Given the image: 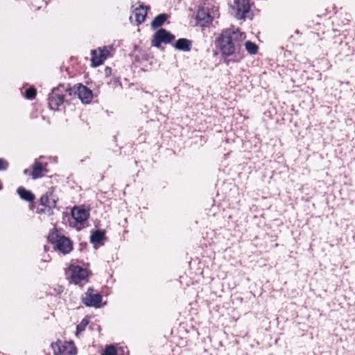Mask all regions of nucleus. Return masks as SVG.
<instances>
[{"label": "nucleus", "mask_w": 355, "mask_h": 355, "mask_svg": "<svg viewBox=\"0 0 355 355\" xmlns=\"http://www.w3.org/2000/svg\"><path fill=\"white\" fill-rule=\"evenodd\" d=\"M219 17L218 6L212 0H205L202 6L198 10L196 19L202 27L209 26L214 19Z\"/></svg>", "instance_id": "f257e3e1"}, {"label": "nucleus", "mask_w": 355, "mask_h": 355, "mask_svg": "<svg viewBox=\"0 0 355 355\" xmlns=\"http://www.w3.org/2000/svg\"><path fill=\"white\" fill-rule=\"evenodd\" d=\"M245 37V34L238 31L232 29L223 31L218 39V45L222 53L226 55H232L235 51L233 41L243 40Z\"/></svg>", "instance_id": "f03ea898"}, {"label": "nucleus", "mask_w": 355, "mask_h": 355, "mask_svg": "<svg viewBox=\"0 0 355 355\" xmlns=\"http://www.w3.org/2000/svg\"><path fill=\"white\" fill-rule=\"evenodd\" d=\"M58 200V196L53 189H50L46 193L42 195L40 199V205L44 208L38 210V213H44L47 216L53 214V209L56 207Z\"/></svg>", "instance_id": "7ed1b4c3"}, {"label": "nucleus", "mask_w": 355, "mask_h": 355, "mask_svg": "<svg viewBox=\"0 0 355 355\" xmlns=\"http://www.w3.org/2000/svg\"><path fill=\"white\" fill-rule=\"evenodd\" d=\"M54 355H75L76 348L71 341L58 340L51 345Z\"/></svg>", "instance_id": "20e7f679"}, {"label": "nucleus", "mask_w": 355, "mask_h": 355, "mask_svg": "<svg viewBox=\"0 0 355 355\" xmlns=\"http://www.w3.org/2000/svg\"><path fill=\"white\" fill-rule=\"evenodd\" d=\"M52 234L49 236V239L55 243V248L61 253L66 254L69 253L72 249L73 245L71 241L66 236H58Z\"/></svg>", "instance_id": "39448f33"}, {"label": "nucleus", "mask_w": 355, "mask_h": 355, "mask_svg": "<svg viewBox=\"0 0 355 355\" xmlns=\"http://www.w3.org/2000/svg\"><path fill=\"white\" fill-rule=\"evenodd\" d=\"M71 281L78 284L88 277V271L86 268L79 266L71 265L68 271Z\"/></svg>", "instance_id": "423d86ee"}, {"label": "nucleus", "mask_w": 355, "mask_h": 355, "mask_svg": "<svg viewBox=\"0 0 355 355\" xmlns=\"http://www.w3.org/2000/svg\"><path fill=\"white\" fill-rule=\"evenodd\" d=\"M92 63L93 67H98L103 63L105 59L110 55V50L107 46L99 47L92 50Z\"/></svg>", "instance_id": "0eeeda50"}, {"label": "nucleus", "mask_w": 355, "mask_h": 355, "mask_svg": "<svg viewBox=\"0 0 355 355\" xmlns=\"http://www.w3.org/2000/svg\"><path fill=\"white\" fill-rule=\"evenodd\" d=\"M83 302L87 306L100 307L102 296L98 293H94L92 288H89L82 297Z\"/></svg>", "instance_id": "6e6552de"}, {"label": "nucleus", "mask_w": 355, "mask_h": 355, "mask_svg": "<svg viewBox=\"0 0 355 355\" xmlns=\"http://www.w3.org/2000/svg\"><path fill=\"white\" fill-rule=\"evenodd\" d=\"M175 36L171 34L165 29L161 28L158 30L154 35L153 40H152V45L156 47H159L161 43H169L173 40Z\"/></svg>", "instance_id": "1a4fd4ad"}, {"label": "nucleus", "mask_w": 355, "mask_h": 355, "mask_svg": "<svg viewBox=\"0 0 355 355\" xmlns=\"http://www.w3.org/2000/svg\"><path fill=\"white\" fill-rule=\"evenodd\" d=\"M73 90L76 94H77L78 98L83 103H89L91 102L93 98V94L92 90L87 88L86 86L78 84L74 85Z\"/></svg>", "instance_id": "9d476101"}, {"label": "nucleus", "mask_w": 355, "mask_h": 355, "mask_svg": "<svg viewBox=\"0 0 355 355\" xmlns=\"http://www.w3.org/2000/svg\"><path fill=\"white\" fill-rule=\"evenodd\" d=\"M236 4V17L237 19H241L245 17L250 8L249 0H237Z\"/></svg>", "instance_id": "9b49d317"}, {"label": "nucleus", "mask_w": 355, "mask_h": 355, "mask_svg": "<svg viewBox=\"0 0 355 355\" xmlns=\"http://www.w3.org/2000/svg\"><path fill=\"white\" fill-rule=\"evenodd\" d=\"M58 89H53L49 96V104L51 109L55 110L64 102V96L57 92Z\"/></svg>", "instance_id": "f8f14e48"}, {"label": "nucleus", "mask_w": 355, "mask_h": 355, "mask_svg": "<svg viewBox=\"0 0 355 355\" xmlns=\"http://www.w3.org/2000/svg\"><path fill=\"white\" fill-rule=\"evenodd\" d=\"M46 164H42L41 162L35 160L33 166V171L31 172V176L33 179H37L42 177L44 173L47 172L46 168Z\"/></svg>", "instance_id": "ddd939ff"}, {"label": "nucleus", "mask_w": 355, "mask_h": 355, "mask_svg": "<svg viewBox=\"0 0 355 355\" xmlns=\"http://www.w3.org/2000/svg\"><path fill=\"white\" fill-rule=\"evenodd\" d=\"M71 215L78 223L85 221L89 216L88 212L85 209L80 208H74L71 211Z\"/></svg>", "instance_id": "4468645a"}, {"label": "nucleus", "mask_w": 355, "mask_h": 355, "mask_svg": "<svg viewBox=\"0 0 355 355\" xmlns=\"http://www.w3.org/2000/svg\"><path fill=\"white\" fill-rule=\"evenodd\" d=\"M192 42L186 38H181L176 41L174 47L180 51H189L191 49Z\"/></svg>", "instance_id": "2eb2a0df"}, {"label": "nucleus", "mask_w": 355, "mask_h": 355, "mask_svg": "<svg viewBox=\"0 0 355 355\" xmlns=\"http://www.w3.org/2000/svg\"><path fill=\"white\" fill-rule=\"evenodd\" d=\"M17 193L21 199L28 202H32L35 199L34 194L31 191L26 190L23 187H19L17 189Z\"/></svg>", "instance_id": "dca6fc26"}, {"label": "nucleus", "mask_w": 355, "mask_h": 355, "mask_svg": "<svg viewBox=\"0 0 355 355\" xmlns=\"http://www.w3.org/2000/svg\"><path fill=\"white\" fill-rule=\"evenodd\" d=\"M146 15H147V11L143 7L135 9V19H136V21L138 24H141L142 22L144 21Z\"/></svg>", "instance_id": "f3484780"}, {"label": "nucleus", "mask_w": 355, "mask_h": 355, "mask_svg": "<svg viewBox=\"0 0 355 355\" xmlns=\"http://www.w3.org/2000/svg\"><path fill=\"white\" fill-rule=\"evenodd\" d=\"M166 19L167 15L166 14H160L153 20V21L151 22V26L153 28H158L164 23Z\"/></svg>", "instance_id": "a211bd4d"}, {"label": "nucleus", "mask_w": 355, "mask_h": 355, "mask_svg": "<svg viewBox=\"0 0 355 355\" xmlns=\"http://www.w3.org/2000/svg\"><path fill=\"white\" fill-rule=\"evenodd\" d=\"M105 239V234L101 231H96L90 236L91 242L93 243H101Z\"/></svg>", "instance_id": "6ab92c4d"}, {"label": "nucleus", "mask_w": 355, "mask_h": 355, "mask_svg": "<svg viewBox=\"0 0 355 355\" xmlns=\"http://www.w3.org/2000/svg\"><path fill=\"white\" fill-rule=\"evenodd\" d=\"M245 49L250 54H256L258 51V46L250 41H247L245 43Z\"/></svg>", "instance_id": "aec40b11"}, {"label": "nucleus", "mask_w": 355, "mask_h": 355, "mask_svg": "<svg viewBox=\"0 0 355 355\" xmlns=\"http://www.w3.org/2000/svg\"><path fill=\"white\" fill-rule=\"evenodd\" d=\"M103 355H116V349L114 346H107L103 353Z\"/></svg>", "instance_id": "412c9836"}, {"label": "nucleus", "mask_w": 355, "mask_h": 355, "mask_svg": "<svg viewBox=\"0 0 355 355\" xmlns=\"http://www.w3.org/2000/svg\"><path fill=\"white\" fill-rule=\"evenodd\" d=\"M88 323L89 322L87 319H83L76 327V334L83 331Z\"/></svg>", "instance_id": "4be33fe9"}, {"label": "nucleus", "mask_w": 355, "mask_h": 355, "mask_svg": "<svg viewBox=\"0 0 355 355\" xmlns=\"http://www.w3.org/2000/svg\"><path fill=\"white\" fill-rule=\"evenodd\" d=\"M36 95V91L34 88H29L26 91V97L28 99H33Z\"/></svg>", "instance_id": "5701e85b"}, {"label": "nucleus", "mask_w": 355, "mask_h": 355, "mask_svg": "<svg viewBox=\"0 0 355 355\" xmlns=\"http://www.w3.org/2000/svg\"><path fill=\"white\" fill-rule=\"evenodd\" d=\"M8 164L3 159H0V170H5L7 168Z\"/></svg>", "instance_id": "b1692460"}, {"label": "nucleus", "mask_w": 355, "mask_h": 355, "mask_svg": "<svg viewBox=\"0 0 355 355\" xmlns=\"http://www.w3.org/2000/svg\"><path fill=\"white\" fill-rule=\"evenodd\" d=\"M105 73L106 76H110L112 73V69L109 67H106L105 69Z\"/></svg>", "instance_id": "393cba45"}, {"label": "nucleus", "mask_w": 355, "mask_h": 355, "mask_svg": "<svg viewBox=\"0 0 355 355\" xmlns=\"http://www.w3.org/2000/svg\"><path fill=\"white\" fill-rule=\"evenodd\" d=\"M24 174H27L28 173V169H25L24 171Z\"/></svg>", "instance_id": "a878e982"}]
</instances>
